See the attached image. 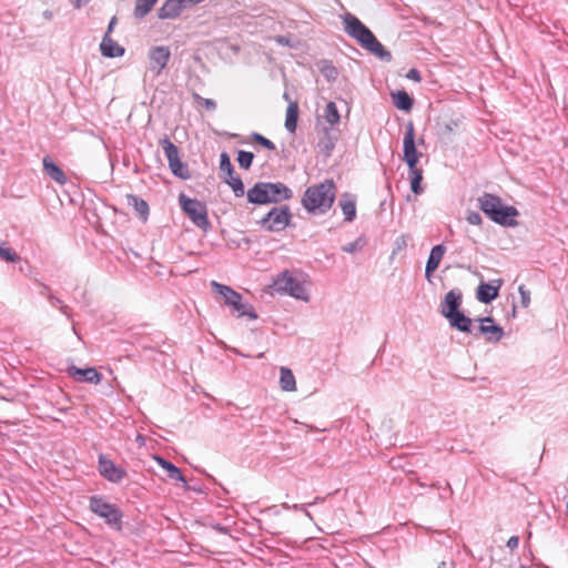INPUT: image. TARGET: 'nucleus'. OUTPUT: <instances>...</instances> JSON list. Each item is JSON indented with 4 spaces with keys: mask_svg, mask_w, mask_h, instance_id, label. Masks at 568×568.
I'll return each instance as SVG.
<instances>
[{
    "mask_svg": "<svg viewBox=\"0 0 568 568\" xmlns=\"http://www.w3.org/2000/svg\"><path fill=\"white\" fill-rule=\"evenodd\" d=\"M365 241L363 237L356 239L354 242L347 243L342 246V251L346 253H355L363 250Z\"/></svg>",
    "mask_w": 568,
    "mask_h": 568,
    "instance_id": "37",
    "label": "nucleus"
},
{
    "mask_svg": "<svg viewBox=\"0 0 568 568\" xmlns=\"http://www.w3.org/2000/svg\"><path fill=\"white\" fill-rule=\"evenodd\" d=\"M292 212L288 205L272 207L260 221V225L268 232H281L291 225Z\"/></svg>",
    "mask_w": 568,
    "mask_h": 568,
    "instance_id": "8",
    "label": "nucleus"
},
{
    "mask_svg": "<svg viewBox=\"0 0 568 568\" xmlns=\"http://www.w3.org/2000/svg\"><path fill=\"white\" fill-rule=\"evenodd\" d=\"M323 500H324V498H323V497H316V498L314 499V501H312V503H310V504H307V505H308V506H312V505L317 504V503H321V501H323Z\"/></svg>",
    "mask_w": 568,
    "mask_h": 568,
    "instance_id": "49",
    "label": "nucleus"
},
{
    "mask_svg": "<svg viewBox=\"0 0 568 568\" xmlns=\"http://www.w3.org/2000/svg\"><path fill=\"white\" fill-rule=\"evenodd\" d=\"M283 507L285 509H293L295 511H302V510H305V505H298V504H294L293 506H290L287 504H284Z\"/></svg>",
    "mask_w": 568,
    "mask_h": 568,
    "instance_id": "45",
    "label": "nucleus"
},
{
    "mask_svg": "<svg viewBox=\"0 0 568 568\" xmlns=\"http://www.w3.org/2000/svg\"><path fill=\"white\" fill-rule=\"evenodd\" d=\"M336 199V185L332 179L308 186L302 197V205L311 214H325Z\"/></svg>",
    "mask_w": 568,
    "mask_h": 568,
    "instance_id": "2",
    "label": "nucleus"
},
{
    "mask_svg": "<svg viewBox=\"0 0 568 568\" xmlns=\"http://www.w3.org/2000/svg\"><path fill=\"white\" fill-rule=\"evenodd\" d=\"M116 23V18L113 17L110 22H109V26H108V29H106V32L104 34H109L112 32L113 28H114V24Z\"/></svg>",
    "mask_w": 568,
    "mask_h": 568,
    "instance_id": "47",
    "label": "nucleus"
},
{
    "mask_svg": "<svg viewBox=\"0 0 568 568\" xmlns=\"http://www.w3.org/2000/svg\"><path fill=\"white\" fill-rule=\"evenodd\" d=\"M67 373L80 383L87 382L97 385L102 381V374L94 367L79 368L75 365H70L67 368Z\"/></svg>",
    "mask_w": 568,
    "mask_h": 568,
    "instance_id": "14",
    "label": "nucleus"
},
{
    "mask_svg": "<svg viewBox=\"0 0 568 568\" xmlns=\"http://www.w3.org/2000/svg\"><path fill=\"white\" fill-rule=\"evenodd\" d=\"M406 78L409 79V80H413L415 82H420L422 81L420 72L417 69H415V68L410 69L407 72Z\"/></svg>",
    "mask_w": 568,
    "mask_h": 568,
    "instance_id": "43",
    "label": "nucleus"
},
{
    "mask_svg": "<svg viewBox=\"0 0 568 568\" xmlns=\"http://www.w3.org/2000/svg\"><path fill=\"white\" fill-rule=\"evenodd\" d=\"M89 507L111 528L122 530L123 511L115 504L109 503L103 496L94 495L90 497Z\"/></svg>",
    "mask_w": 568,
    "mask_h": 568,
    "instance_id": "6",
    "label": "nucleus"
},
{
    "mask_svg": "<svg viewBox=\"0 0 568 568\" xmlns=\"http://www.w3.org/2000/svg\"><path fill=\"white\" fill-rule=\"evenodd\" d=\"M518 292L520 295V303L523 307H528L530 304V292L525 287V285H520L518 287Z\"/></svg>",
    "mask_w": 568,
    "mask_h": 568,
    "instance_id": "39",
    "label": "nucleus"
},
{
    "mask_svg": "<svg viewBox=\"0 0 568 568\" xmlns=\"http://www.w3.org/2000/svg\"><path fill=\"white\" fill-rule=\"evenodd\" d=\"M158 464L168 473L170 479L186 484V480L180 470L173 463L164 459L163 457H155Z\"/></svg>",
    "mask_w": 568,
    "mask_h": 568,
    "instance_id": "26",
    "label": "nucleus"
},
{
    "mask_svg": "<svg viewBox=\"0 0 568 568\" xmlns=\"http://www.w3.org/2000/svg\"><path fill=\"white\" fill-rule=\"evenodd\" d=\"M478 332L486 336L487 342L497 343L504 336V329L500 325L495 324L491 316L478 318Z\"/></svg>",
    "mask_w": 568,
    "mask_h": 568,
    "instance_id": "13",
    "label": "nucleus"
},
{
    "mask_svg": "<svg viewBox=\"0 0 568 568\" xmlns=\"http://www.w3.org/2000/svg\"><path fill=\"white\" fill-rule=\"evenodd\" d=\"M308 506L307 504L305 505V507ZM310 519H312V516L310 514V511L305 508V510H302Z\"/></svg>",
    "mask_w": 568,
    "mask_h": 568,
    "instance_id": "51",
    "label": "nucleus"
},
{
    "mask_svg": "<svg viewBox=\"0 0 568 568\" xmlns=\"http://www.w3.org/2000/svg\"><path fill=\"white\" fill-rule=\"evenodd\" d=\"M179 203L183 212L194 225L203 231H207L211 227V223L207 217L206 204L204 202L196 199H190L185 194L181 193L179 196Z\"/></svg>",
    "mask_w": 568,
    "mask_h": 568,
    "instance_id": "7",
    "label": "nucleus"
},
{
    "mask_svg": "<svg viewBox=\"0 0 568 568\" xmlns=\"http://www.w3.org/2000/svg\"><path fill=\"white\" fill-rule=\"evenodd\" d=\"M449 325L463 333L473 334V321L462 311L447 317Z\"/></svg>",
    "mask_w": 568,
    "mask_h": 568,
    "instance_id": "22",
    "label": "nucleus"
},
{
    "mask_svg": "<svg viewBox=\"0 0 568 568\" xmlns=\"http://www.w3.org/2000/svg\"><path fill=\"white\" fill-rule=\"evenodd\" d=\"M396 244L398 245V247H400V246H402V244H403V245H405L406 243H405V240H404V239H402V243H399V240H397V241H396Z\"/></svg>",
    "mask_w": 568,
    "mask_h": 568,
    "instance_id": "53",
    "label": "nucleus"
},
{
    "mask_svg": "<svg viewBox=\"0 0 568 568\" xmlns=\"http://www.w3.org/2000/svg\"><path fill=\"white\" fill-rule=\"evenodd\" d=\"M40 294L48 297L49 294H51L50 293V287L48 285H42Z\"/></svg>",
    "mask_w": 568,
    "mask_h": 568,
    "instance_id": "48",
    "label": "nucleus"
},
{
    "mask_svg": "<svg viewBox=\"0 0 568 568\" xmlns=\"http://www.w3.org/2000/svg\"><path fill=\"white\" fill-rule=\"evenodd\" d=\"M420 155L422 153H419L416 148L414 123L409 121L406 124V131L403 139V160L408 168L410 190L416 195L423 192V187L420 185L423 181V170L417 168Z\"/></svg>",
    "mask_w": 568,
    "mask_h": 568,
    "instance_id": "4",
    "label": "nucleus"
},
{
    "mask_svg": "<svg viewBox=\"0 0 568 568\" xmlns=\"http://www.w3.org/2000/svg\"><path fill=\"white\" fill-rule=\"evenodd\" d=\"M171 57L169 47L156 45L152 47L149 51L150 70L155 74L160 75L163 69L166 67Z\"/></svg>",
    "mask_w": 568,
    "mask_h": 568,
    "instance_id": "12",
    "label": "nucleus"
},
{
    "mask_svg": "<svg viewBox=\"0 0 568 568\" xmlns=\"http://www.w3.org/2000/svg\"><path fill=\"white\" fill-rule=\"evenodd\" d=\"M280 385L285 392H293L296 389V382L293 372L287 367H281L280 371Z\"/></svg>",
    "mask_w": 568,
    "mask_h": 568,
    "instance_id": "29",
    "label": "nucleus"
},
{
    "mask_svg": "<svg viewBox=\"0 0 568 568\" xmlns=\"http://www.w3.org/2000/svg\"><path fill=\"white\" fill-rule=\"evenodd\" d=\"M211 286L215 293L223 296L225 304L232 306L233 310L237 306L239 302L242 301V295L227 285L212 281Z\"/></svg>",
    "mask_w": 568,
    "mask_h": 568,
    "instance_id": "18",
    "label": "nucleus"
},
{
    "mask_svg": "<svg viewBox=\"0 0 568 568\" xmlns=\"http://www.w3.org/2000/svg\"><path fill=\"white\" fill-rule=\"evenodd\" d=\"M392 99L395 106L400 110L408 112L412 110L414 105L413 98L405 91V90H398L396 92H392Z\"/></svg>",
    "mask_w": 568,
    "mask_h": 568,
    "instance_id": "25",
    "label": "nucleus"
},
{
    "mask_svg": "<svg viewBox=\"0 0 568 568\" xmlns=\"http://www.w3.org/2000/svg\"><path fill=\"white\" fill-rule=\"evenodd\" d=\"M254 154L250 151L240 150L237 153V162L239 165L244 169L248 170L253 163Z\"/></svg>",
    "mask_w": 568,
    "mask_h": 568,
    "instance_id": "35",
    "label": "nucleus"
},
{
    "mask_svg": "<svg viewBox=\"0 0 568 568\" xmlns=\"http://www.w3.org/2000/svg\"><path fill=\"white\" fill-rule=\"evenodd\" d=\"M216 529H217L219 531H222V532H225V531H226V528H225V527H222L221 525H217V526H216Z\"/></svg>",
    "mask_w": 568,
    "mask_h": 568,
    "instance_id": "52",
    "label": "nucleus"
},
{
    "mask_svg": "<svg viewBox=\"0 0 568 568\" xmlns=\"http://www.w3.org/2000/svg\"><path fill=\"white\" fill-rule=\"evenodd\" d=\"M308 506L307 504L305 505V507ZM310 519H312V516L310 514V511L305 508V510H302Z\"/></svg>",
    "mask_w": 568,
    "mask_h": 568,
    "instance_id": "50",
    "label": "nucleus"
},
{
    "mask_svg": "<svg viewBox=\"0 0 568 568\" xmlns=\"http://www.w3.org/2000/svg\"><path fill=\"white\" fill-rule=\"evenodd\" d=\"M185 9V4L182 0H166L161 8L158 10V17L160 19H174L181 14Z\"/></svg>",
    "mask_w": 568,
    "mask_h": 568,
    "instance_id": "19",
    "label": "nucleus"
},
{
    "mask_svg": "<svg viewBox=\"0 0 568 568\" xmlns=\"http://www.w3.org/2000/svg\"><path fill=\"white\" fill-rule=\"evenodd\" d=\"M396 244L398 245V247H400V246H402V244H403V245H405L406 243H405V240H404V239H402V243H399V240H397V241H396Z\"/></svg>",
    "mask_w": 568,
    "mask_h": 568,
    "instance_id": "54",
    "label": "nucleus"
},
{
    "mask_svg": "<svg viewBox=\"0 0 568 568\" xmlns=\"http://www.w3.org/2000/svg\"><path fill=\"white\" fill-rule=\"evenodd\" d=\"M344 31L355 39L362 48L369 51L382 61L390 62L393 55L377 40L375 34L354 14L346 13L343 17Z\"/></svg>",
    "mask_w": 568,
    "mask_h": 568,
    "instance_id": "1",
    "label": "nucleus"
},
{
    "mask_svg": "<svg viewBox=\"0 0 568 568\" xmlns=\"http://www.w3.org/2000/svg\"><path fill=\"white\" fill-rule=\"evenodd\" d=\"M43 171L48 176H50L57 183L63 185L67 183V175L64 172L52 161V159L47 155L42 160Z\"/></svg>",
    "mask_w": 568,
    "mask_h": 568,
    "instance_id": "21",
    "label": "nucleus"
},
{
    "mask_svg": "<svg viewBox=\"0 0 568 568\" xmlns=\"http://www.w3.org/2000/svg\"><path fill=\"white\" fill-rule=\"evenodd\" d=\"M519 545V537L518 536H511L508 540H507V544L506 546L510 549V550H515Z\"/></svg>",
    "mask_w": 568,
    "mask_h": 568,
    "instance_id": "44",
    "label": "nucleus"
},
{
    "mask_svg": "<svg viewBox=\"0 0 568 568\" xmlns=\"http://www.w3.org/2000/svg\"><path fill=\"white\" fill-rule=\"evenodd\" d=\"M339 205L346 222H353L356 217V197L351 193L341 196Z\"/></svg>",
    "mask_w": 568,
    "mask_h": 568,
    "instance_id": "23",
    "label": "nucleus"
},
{
    "mask_svg": "<svg viewBox=\"0 0 568 568\" xmlns=\"http://www.w3.org/2000/svg\"><path fill=\"white\" fill-rule=\"evenodd\" d=\"M251 139L255 143L260 144L261 146H263L270 151H274L276 149L275 144L271 140H268L267 138H265L264 135H262L257 132H253L251 134Z\"/></svg>",
    "mask_w": 568,
    "mask_h": 568,
    "instance_id": "36",
    "label": "nucleus"
},
{
    "mask_svg": "<svg viewBox=\"0 0 568 568\" xmlns=\"http://www.w3.org/2000/svg\"><path fill=\"white\" fill-rule=\"evenodd\" d=\"M239 313L240 317L246 316L248 320H256L257 314L254 307L248 303L239 302L237 306L234 308Z\"/></svg>",
    "mask_w": 568,
    "mask_h": 568,
    "instance_id": "34",
    "label": "nucleus"
},
{
    "mask_svg": "<svg viewBox=\"0 0 568 568\" xmlns=\"http://www.w3.org/2000/svg\"><path fill=\"white\" fill-rule=\"evenodd\" d=\"M48 300H49V302H50V304L52 306L60 305L61 313H63L68 317L70 316L69 315V307L67 305H63L62 301L59 297L54 296L53 294H49Z\"/></svg>",
    "mask_w": 568,
    "mask_h": 568,
    "instance_id": "40",
    "label": "nucleus"
},
{
    "mask_svg": "<svg viewBox=\"0 0 568 568\" xmlns=\"http://www.w3.org/2000/svg\"><path fill=\"white\" fill-rule=\"evenodd\" d=\"M445 252L446 247L443 244H437L430 250L425 267V277L428 282H430L434 272L438 268Z\"/></svg>",
    "mask_w": 568,
    "mask_h": 568,
    "instance_id": "17",
    "label": "nucleus"
},
{
    "mask_svg": "<svg viewBox=\"0 0 568 568\" xmlns=\"http://www.w3.org/2000/svg\"><path fill=\"white\" fill-rule=\"evenodd\" d=\"M497 285H493L489 283L481 282L476 291V297L479 302L484 304H489L494 300H496L499 295V290L503 284L501 280H497Z\"/></svg>",
    "mask_w": 568,
    "mask_h": 568,
    "instance_id": "16",
    "label": "nucleus"
},
{
    "mask_svg": "<svg viewBox=\"0 0 568 568\" xmlns=\"http://www.w3.org/2000/svg\"><path fill=\"white\" fill-rule=\"evenodd\" d=\"M223 181L231 186L236 197H242L245 194L244 183L239 175L223 178Z\"/></svg>",
    "mask_w": 568,
    "mask_h": 568,
    "instance_id": "33",
    "label": "nucleus"
},
{
    "mask_svg": "<svg viewBox=\"0 0 568 568\" xmlns=\"http://www.w3.org/2000/svg\"><path fill=\"white\" fill-rule=\"evenodd\" d=\"M160 144L163 148L171 172L182 180H189L191 173L187 164L180 160L179 148L169 138L161 140Z\"/></svg>",
    "mask_w": 568,
    "mask_h": 568,
    "instance_id": "10",
    "label": "nucleus"
},
{
    "mask_svg": "<svg viewBox=\"0 0 568 568\" xmlns=\"http://www.w3.org/2000/svg\"><path fill=\"white\" fill-rule=\"evenodd\" d=\"M298 120V105L296 102H291L286 109L285 129L290 133L296 131Z\"/></svg>",
    "mask_w": 568,
    "mask_h": 568,
    "instance_id": "27",
    "label": "nucleus"
},
{
    "mask_svg": "<svg viewBox=\"0 0 568 568\" xmlns=\"http://www.w3.org/2000/svg\"><path fill=\"white\" fill-rule=\"evenodd\" d=\"M220 172L223 174V178H231L236 175L234 171V166L231 162L230 155L227 152H222L220 155Z\"/></svg>",
    "mask_w": 568,
    "mask_h": 568,
    "instance_id": "31",
    "label": "nucleus"
},
{
    "mask_svg": "<svg viewBox=\"0 0 568 568\" xmlns=\"http://www.w3.org/2000/svg\"><path fill=\"white\" fill-rule=\"evenodd\" d=\"M156 2L158 0H136L134 7V17L140 19L145 17Z\"/></svg>",
    "mask_w": 568,
    "mask_h": 568,
    "instance_id": "32",
    "label": "nucleus"
},
{
    "mask_svg": "<svg viewBox=\"0 0 568 568\" xmlns=\"http://www.w3.org/2000/svg\"><path fill=\"white\" fill-rule=\"evenodd\" d=\"M128 205L132 206L139 217L145 222L149 217V204L143 199L134 194L126 195Z\"/></svg>",
    "mask_w": 568,
    "mask_h": 568,
    "instance_id": "24",
    "label": "nucleus"
},
{
    "mask_svg": "<svg viewBox=\"0 0 568 568\" xmlns=\"http://www.w3.org/2000/svg\"><path fill=\"white\" fill-rule=\"evenodd\" d=\"M336 140H337L336 136H332L331 130L325 128L324 136L318 141L317 146H318L320 151L323 152L326 156H331V154L335 148Z\"/></svg>",
    "mask_w": 568,
    "mask_h": 568,
    "instance_id": "28",
    "label": "nucleus"
},
{
    "mask_svg": "<svg viewBox=\"0 0 568 568\" xmlns=\"http://www.w3.org/2000/svg\"><path fill=\"white\" fill-rule=\"evenodd\" d=\"M515 314H516V306L514 305V306H513L511 315H513V316H515Z\"/></svg>",
    "mask_w": 568,
    "mask_h": 568,
    "instance_id": "55",
    "label": "nucleus"
},
{
    "mask_svg": "<svg viewBox=\"0 0 568 568\" xmlns=\"http://www.w3.org/2000/svg\"><path fill=\"white\" fill-rule=\"evenodd\" d=\"M193 98H194V100L196 102H199L200 104H202L205 109H207L210 111H214L216 109V106H217V104H216V102L214 100L202 98L197 93H194Z\"/></svg>",
    "mask_w": 568,
    "mask_h": 568,
    "instance_id": "38",
    "label": "nucleus"
},
{
    "mask_svg": "<svg viewBox=\"0 0 568 568\" xmlns=\"http://www.w3.org/2000/svg\"><path fill=\"white\" fill-rule=\"evenodd\" d=\"M274 290L282 294H288L296 300L308 302L310 296L304 287V284L292 276L288 271L282 272L274 281Z\"/></svg>",
    "mask_w": 568,
    "mask_h": 568,
    "instance_id": "9",
    "label": "nucleus"
},
{
    "mask_svg": "<svg viewBox=\"0 0 568 568\" xmlns=\"http://www.w3.org/2000/svg\"><path fill=\"white\" fill-rule=\"evenodd\" d=\"M101 54L105 58H119L125 52L124 48L114 41L109 34H104L100 43Z\"/></svg>",
    "mask_w": 568,
    "mask_h": 568,
    "instance_id": "20",
    "label": "nucleus"
},
{
    "mask_svg": "<svg viewBox=\"0 0 568 568\" xmlns=\"http://www.w3.org/2000/svg\"><path fill=\"white\" fill-rule=\"evenodd\" d=\"M90 0H70L74 8H81L83 4L88 3Z\"/></svg>",
    "mask_w": 568,
    "mask_h": 568,
    "instance_id": "46",
    "label": "nucleus"
},
{
    "mask_svg": "<svg viewBox=\"0 0 568 568\" xmlns=\"http://www.w3.org/2000/svg\"><path fill=\"white\" fill-rule=\"evenodd\" d=\"M463 303V294L459 290H450L446 293L443 303L440 305V314L447 318L450 315L460 312V305Z\"/></svg>",
    "mask_w": 568,
    "mask_h": 568,
    "instance_id": "15",
    "label": "nucleus"
},
{
    "mask_svg": "<svg viewBox=\"0 0 568 568\" xmlns=\"http://www.w3.org/2000/svg\"><path fill=\"white\" fill-rule=\"evenodd\" d=\"M466 220L471 225H480L483 222L481 215L475 211L468 212Z\"/></svg>",
    "mask_w": 568,
    "mask_h": 568,
    "instance_id": "41",
    "label": "nucleus"
},
{
    "mask_svg": "<svg viewBox=\"0 0 568 568\" xmlns=\"http://www.w3.org/2000/svg\"><path fill=\"white\" fill-rule=\"evenodd\" d=\"M323 73L328 80H335L338 74L337 69L333 65L325 68Z\"/></svg>",
    "mask_w": 568,
    "mask_h": 568,
    "instance_id": "42",
    "label": "nucleus"
},
{
    "mask_svg": "<svg viewBox=\"0 0 568 568\" xmlns=\"http://www.w3.org/2000/svg\"><path fill=\"white\" fill-rule=\"evenodd\" d=\"M99 473L108 481L114 484L120 483L124 477H126V470L116 466L113 460L103 454L99 456Z\"/></svg>",
    "mask_w": 568,
    "mask_h": 568,
    "instance_id": "11",
    "label": "nucleus"
},
{
    "mask_svg": "<svg viewBox=\"0 0 568 568\" xmlns=\"http://www.w3.org/2000/svg\"><path fill=\"white\" fill-rule=\"evenodd\" d=\"M277 41H278L280 43H283V42H285V39H283L282 37H280Z\"/></svg>",
    "mask_w": 568,
    "mask_h": 568,
    "instance_id": "57",
    "label": "nucleus"
},
{
    "mask_svg": "<svg viewBox=\"0 0 568 568\" xmlns=\"http://www.w3.org/2000/svg\"><path fill=\"white\" fill-rule=\"evenodd\" d=\"M478 207L493 222L501 226H517L516 217L518 210L513 205H507L503 200L491 193H483L478 199Z\"/></svg>",
    "mask_w": 568,
    "mask_h": 568,
    "instance_id": "3",
    "label": "nucleus"
},
{
    "mask_svg": "<svg viewBox=\"0 0 568 568\" xmlns=\"http://www.w3.org/2000/svg\"><path fill=\"white\" fill-rule=\"evenodd\" d=\"M419 144H423L424 143V139L420 138L419 141H418Z\"/></svg>",
    "mask_w": 568,
    "mask_h": 568,
    "instance_id": "58",
    "label": "nucleus"
},
{
    "mask_svg": "<svg viewBox=\"0 0 568 568\" xmlns=\"http://www.w3.org/2000/svg\"><path fill=\"white\" fill-rule=\"evenodd\" d=\"M277 41H278L280 43H283V42H285V39H283L282 37H280Z\"/></svg>",
    "mask_w": 568,
    "mask_h": 568,
    "instance_id": "56",
    "label": "nucleus"
},
{
    "mask_svg": "<svg viewBox=\"0 0 568 568\" xmlns=\"http://www.w3.org/2000/svg\"><path fill=\"white\" fill-rule=\"evenodd\" d=\"M324 119L327 123H329L332 128L339 123L341 115L335 102L331 101L326 104L324 110Z\"/></svg>",
    "mask_w": 568,
    "mask_h": 568,
    "instance_id": "30",
    "label": "nucleus"
},
{
    "mask_svg": "<svg viewBox=\"0 0 568 568\" xmlns=\"http://www.w3.org/2000/svg\"><path fill=\"white\" fill-rule=\"evenodd\" d=\"M247 202L255 205L281 203L293 197V191L282 182H257L246 192Z\"/></svg>",
    "mask_w": 568,
    "mask_h": 568,
    "instance_id": "5",
    "label": "nucleus"
},
{
    "mask_svg": "<svg viewBox=\"0 0 568 568\" xmlns=\"http://www.w3.org/2000/svg\"><path fill=\"white\" fill-rule=\"evenodd\" d=\"M520 568H530V567H528V566H525V565H521V566H520Z\"/></svg>",
    "mask_w": 568,
    "mask_h": 568,
    "instance_id": "59",
    "label": "nucleus"
}]
</instances>
